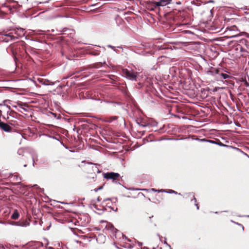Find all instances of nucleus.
<instances>
[{
	"label": "nucleus",
	"instance_id": "18",
	"mask_svg": "<svg viewBox=\"0 0 249 249\" xmlns=\"http://www.w3.org/2000/svg\"><path fill=\"white\" fill-rule=\"evenodd\" d=\"M102 188V187H99V188L98 189V190H100V189H101Z\"/></svg>",
	"mask_w": 249,
	"mask_h": 249
},
{
	"label": "nucleus",
	"instance_id": "12",
	"mask_svg": "<svg viewBox=\"0 0 249 249\" xmlns=\"http://www.w3.org/2000/svg\"><path fill=\"white\" fill-rule=\"evenodd\" d=\"M151 191L153 192H159V190H156L155 189H151Z\"/></svg>",
	"mask_w": 249,
	"mask_h": 249
},
{
	"label": "nucleus",
	"instance_id": "20",
	"mask_svg": "<svg viewBox=\"0 0 249 249\" xmlns=\"http://www.w3.org/2000/svg\"><path fill=\"white\" fill-rule=\"evenodd\" d=\"M60 203H61V204H64V203L61 202H60Z\"/></svg>",
	"mask_w": 249,
	"mask_h": 249
},
{
	"label": "nucleus",
	"instance_id": "6",
	"mask_svg": "<svg viewBox=\"0 0 249 249\" xmlns=\"http://www.w3.org/2000/svg\"><path fill=\"white\" fill-rule=\"evenodd\" d=\"M19 217V213L17 210H15L14 213L12 214L11 216V218L13 219H17Z\"/></svg>",
	"mask_w": 249,
	"mask_h": 249
},
{
	"label": "nucleus",
	"instance_id": "2",
	"mask_svg": "<svg viewBox=\"0 0 249 249\" xmlns=\"http://www.w3.org/2000/svg\"><path fill=\"white\" fill-rule=\"evenodd\" d=\"M120 176L118 173L110 172L104 174V178L107 179H116Z\"/></svg>",
	"mask_w": 249,
	"mask_h": 249
},
{
	"label": "nucleus",
	"instance_id": "4",
	"mask_svg": "<svg viewBox=\"0 0 249 249\" xmlns=\"http://www.w3.org/2000/svg\"><path fill=\"white\" fill-rule=\"evenodd\" d=\"M1 129L5 132H9L11 131L12 128L9 125L1 122Z\"/></svg>",
	"mask_w": 249,
	"mask_h": 249
},
{
	"label": "nucleus",
	"instance_id": "10",
	"mask_svg": "<svg viewBox=\"0 0 249 249\" xmlns=\"http://www.w3.org/2000/svg\"><path fill=\"white\" fill-rule=\"evenodd\" d=\"M18 30H19L20 32H22V33L23 34H24V29H23L20 28L18 29Z\"/></svg>",
	"mask_w": 249,
	"mask_h": 249
},
{
	"label": "nucleus",
	"instance_id": "7",
	"mask_svg": "<svg viewBox=\"0 0 249 249\" xmlns=\"http://www.w3.org/2000/svg\"><path fill=\"white\" fill-rule=\"evenodd\" d=\"M220 76L224 79H227L229 77V75L226 73H221L220 74Z\"/></svg>",
	"mask_w": 249,
	"mask_h": 249
},
{
	"label": "nucleus",
	"instance_id": "19",
	"mask_svg": "<svg viewBox=\"0 0 249 249\" xmlns=\"http://www.w3.org/2000/svg\"><path fill=\"white\" fill-rule=\"evenodd\" d=\"M142 126L144 127L146 126V125H142Z\"/></svg>",
	"mask_w": 249,
	"mask_h": 249
},
{
	"label": "nucleus",
	"instance_id": "8",
	"mask_svg": "<svg viewBox=\"0 0 249 249\" xmlns=\"http://www.w3.org/2000/svg\"><path fill=\"white\" fill-rule=\"evenodd\" d=\"M48 82H49V81H48V80H47V81H44V82L43 83V85H46V86H49Z\"/></svg>",
	"mask_w": 249,
	"mask_h": 249
},
{
	"label": "nucleus",
	"instance_id": "14",
	"mask_svg": "<svg viewBox=\"0 0 249 249\" xmlns=\"http://www.w3.org/2000/svg\"><path fill=\"white\" fill-rule=\"evenodd\" d=\"M107 47H109V48H114L113 46H111L110 45H107Z\"/></svg>",
	"mask_w": 249,
	"mask_h": 249
},
{
	"label": "nucleus",
	"instance_id": "5",
	"mask_svg": "<svg viewBox=\"0 0 249 249\" xmlns=\"http://www.w3.org/2000/svg\"><path fill=\"white\" fill-rule=\"evenodd\" d=\"M14 225L16 226H22V227H27L30 225V223L27 221H25L22 222V223H19L18 222H15Z\"/></svg>",
	"mask_w": 249,
	"mask_h": 249
},
{
	"label": "nucleus",
	"instance_id": "15",
	"mask_svg": "<svg viewBox=\"0 0 249 249\" xmlns=\"http://www.w3.org/2000/svg\"><path fill=\"white\" fill-rule=\"evenodd\" d=\"M170 193H173L177 194V192H176L175 191H173V190H172Z\"/></svg>",
	"mask_w": 249,
	"mask_h": 249
},
{
	"label": "nucleus",
	"instance_id": "3",
	"mask_svg": "<svg viewBox=\"0 0 249 249\" xmlns=\"http://www.w3.org/2000/svg\"><path fill=\"white\" fill-rule=\"evenodd\" d=\"M171 0H160L159 1H156L155 4L157 6H164L170 3Z\"/></svg>",
	"mask_w": 249,
	"mask_h": 249
},
{
	"label": "nucleus",
	"instance_id": "16",
	"mask_svg": "<svg viewBox=\"0 0 249 249\" xmlns=\"http://www.w3.org/2000/svg\"><path fill=\"white\" fill-rule=\"evenodd\" d=\"M196 208H197V209L198 210V209H199V207H198V206L197 204H196Z\"/></svg>",
	"mask_w": 249,
	"mask_h": 249
},
{
	"label": "nucleus",
	"instance_id": "13",
	"mask_svg": "<svg viewBox=\"0 0 249 249\" xmlns=\"http://www.w3.org/2000/svg\"><path fill=\"white\" fill-rule=\"evenodd\" d=\"M0 36H1V39L3 38V36H5L6 35L1 34Z\"/></svg>",
	"mask_w": 249,
	"mask_h": 249
},
{
	"label": "nucleus",
	"instance_id": "9",
	"mask_svg": "<svg viewBox=\"0 0 249 249\" xmlns=\"http://www.w3.org/2000/svg\"><path fill=\"white\" fill-rule=\"evenodd\" d=\"M0 106H1V107L3 109H4V108H8V107H6L5 106V105H2L1 104H0Z\"/></svg>",
	"mask_w": 249,
	"mask_h": 249
},
{
	"label": "nucleus",
	"instance_id": "1",
	"mask_svg": "<svg viewBox=\"0 0 249 249\" xmlns=\"http://www.w3.org/2000/svg\"><path fill=\"white\" fill-rule=\"evenodd\" d=\"M122 72L123 75L128 79L132 81L136 80L137 75L132 71L125 69L123 70Z\"/></svg>",
	"mask_w": 249,
	"mask_h": 249
},
{
	"label": "nucleus",
	"instance_id": "17",
	"mask_svg": "<svg viewBox=\"0 0 249 249\" xmlns=\"http://www.w3.org/2000/svg\"><path fill=\"white\" fill-rule=\"evenodd\" d=\"M194 199L195 200V202H196V198L195 197V196H193Z\"/></svg>",
	"mask_w": 249,
	"mask_h": 249
},
{
	"label": "nucleus",
	"instance_id": "11",
	"mask_svg": "<svg viewBox=\"0 0 249 249\" xmlns=\"http://www.w3.org/2000/svg\"><path fill=\"white\" fill-rule=\"evenodd\" d=\"M48 84H49V85H53L54 84V83L49 81Z\"/></svg>",
	"mask_w": 249,
	"mask_h": 249
}]
</instances>
